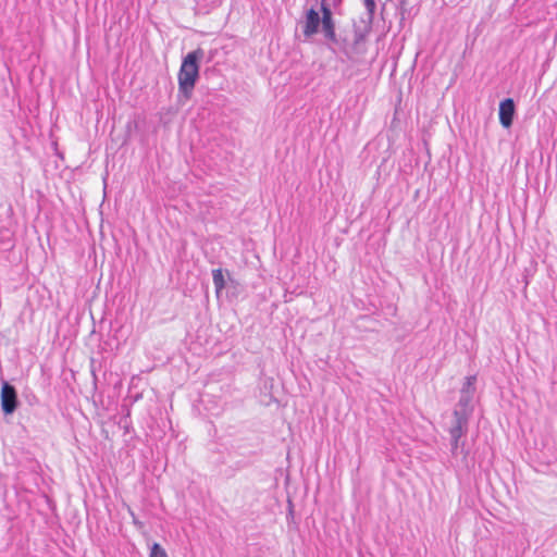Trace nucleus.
Segmentation results:
<instances>
[{"label":"nucleus","mask_w":557,"mask_h":557,"mask_svg":"<svg viewBox=\"0 0 557 557\" xmlns=\"http://www.w3.org/2000/svg\"><path fill=\"white\" fill-rule=\"evenodd\" d=\"M321 13L322 16H320V13L313 8L306 12L302 33L305 37L309 38L318 34L321 27L327 47L333 49V46L337 45L338 41L335 34L333 13L326 0H321Z\"/></svg>","instance_id":"obj_1"},{"label":"nucleus","mask_w":557,"mask_h":557,"mask_svg":"<svg viewBox=\"0 0 557 557\" xmlns=\"http://www.w3.org/2000/svg\"><path fill=\"white\" fill-rule=\"evenodd\" d=\"M203 50L198 48L183 59L178 71V90L185 97L189 98L195 88L199 76V61L203 58Z\"/></svg>","instance_id":"obj_2"},{"label":"nucleus","mask_w":557,"mask_h":557,"mask_svg":"<svg viewBox=\"0 0 557 557\" xmlns=\"http://www.w3.org/2000/svg\"><path fill=\"white\" fill-rule=\"evenodd\" d=\"M450 436V454L457 461V466L467 470L472 466L470 459V449L467 445L466 435H449Z\"/></svg>","instance_id":"obj_3"},{"label":"nucleus","mask_w":557,"mask_h":557,"mask_svg":"<svg viewBox=\"0 0 557 557\" xmlns=\"http://www.w3.org/2000/svg\"><path fill=\"white\" fill-rule=\"evenodd\" d=\"M20 406L15 386L5 380H1L0 407L4 416L13 414Z\"/></svg>","instance_id":"obj_4"},{"label":"nucleus","mask_w":557,"mask_h":557,"mask_svg":"<svg viewBox=\"0 0 557 557\" xmlns=\"http://www.w3.org/2000/svg\"><path fill=\"white\" fill-rule=\"evenodd\" d=\"M470 417V414H467L461 410L459 411L454 409L453 422L448 429L449 435H467Z\"/></svg>","instance_id":"obj_5"},{"label":"nucleus","mask_w":557,"mask_h":557,"mask_svg":"<svg viewBox=\"0 0 557 557\" xmlns=\"http://www.w3.org/2000/svg\"><path fill=\"white\" fill-rule=\"evenodd\" d=\"M516 113L515 101L511 98L503 100L499 104V121L504 127H509Z\"/></svg>","instance_id":"obj_6"},{"label":"nucleus","mask_w":557,"mask_h":557,"mask_svg":"<svg viewBox=\"0 0 557 557\" xmlns=\"http://www.w3.org/2000/svg\"><path fill=\"white\" fill-rule=\"evenodd\" d=\"M473 397L474 395L470 394H460L459 400L455 407V410H461L466 412L467 414L472 416L473 413Z\"/></svg>","instance_id":"obj_7"},{"label":"nucleus","mask_w":557,"mask_h":557,"mask_svg":"<svg viewBox=\"0 0 557 557\" xmlns=\"http://www.w3.org/2000/svg\"><path fill=\"white\" fill-rule=\"evenodd\" d=\"M212 280H213V284H214V287H215V294L219 297L220 293L226 286V280H225L224 271L221 268L213 269L212 270Z\"/></svg>","instance_id":"obj_8"},{"label":"nucleus","mask_w":557,"mask_h":557,"mask_svg":"<svg viewBox=\"0 0 557 557\" xmlns=\"http://www.w3.org/2000/svg\"><path fill=\"white\" fill-rule=\"evenodd\" d=\"M476 375H469L466 377L465 383L460 389V394H475Z\"/></svg>","instance_id":"obj_9"},{"label":"nucleus","mask_w":557,"mask_h":557,"mask_svg":"<svg viewBox=\"0 0 557 557\" xmlns=\"http://www.w3.org/2000/svg\"><path fill=\"white\" fill-rule=\"evenodd\" d=\"M149 557H169L165 549L157 542L150 546Z\"/></svg>","instance_id":"obj_10"},{"label":"nucleus","mask_w":557,"mask_h":557,"mask_svg":"<svg viewBox=\"0 0 557 557\" xmlns=\"http://www.w3.org/2000/svg\"><path fill=\"white\" fill-rule=\"evenodd\" d=\"M364 7L368 13V24H371L374 18V12H375V0H363Z\"/></svg>","instance_id":"obj_11"},{"label":"nucleus","mask_w":557,"mask_h":557,"mask_svg":"<svg viewBox=\"0 0 557 557\" xmlns=\"http://www.w3.org/2000/svg\"><path fill=\"white\" fill-rule=\"evenodd\" d=\"M364 37H366V35H364V34H361V33L356 34V37H355V44H356V45H359L361 41H363V40H364Z\"/></svg>","instance_id":"obj_12"},{"label":"nucleus","mask_w":557,"mask_h":557,"mask_svg":"<svg viewBox=\"0 0 557 557\" xmlns=\"http://www.w3.org/2000/svg\"><path fill=\"white\" fill-rule=\"evenodd\" d=\"M288 517H294V507H293V504L290 500H288V515H287V518Z\"/></svg>","instance_id":"obj_13"},{"label":"nucleus","mask_w":557,"mask_h":557,"mask_svg":"<svg viewBox=\"0 0 557 557\" xmlns=\"http://www.w3.org/2000/svg\"><path fill=\"white\" fill-rule=\"evenodd\" d=\"M51 146L54 148V150H57L58 141L57 140L51 141Z\"/></svg>","instance_id":"obj_14"},{"label":"nucleus","mask_w":557,"mask_h":557,"mask_svg":"<svg viewBox=\"0 0 557 557\" xmlns=\"http://www.w3.org/2000/svg\"><path fill=\"white\" fill-rule=\"evenodd\" d=\"M225 274L227 275V277H230V276H231V274H230V271H228V270H225Z\"/></svg>","instance_id":"obj_15"}]
</instances>
